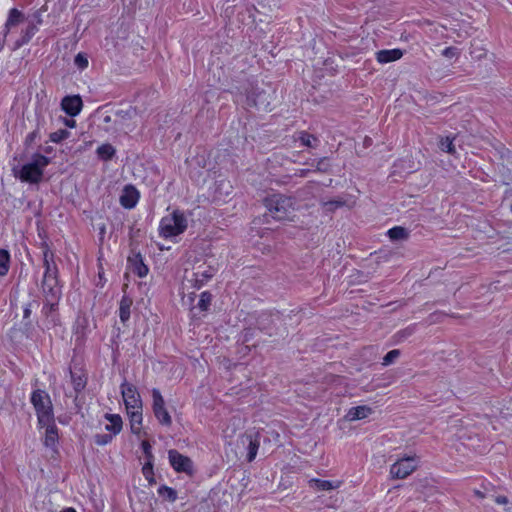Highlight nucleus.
Wrapping results in <instances>:
<instances>
[{"label":"nucleus","mask_w":512,"mask_h":512,"mask_svg":"<svg viewBox=\"0 0 512 512\" xmlns=\"http://www.w3.org/2000/svg\"><path fill=\"white\" fill-rule=\"evenodd\" d=\"M51 163V158L40 152H34L31 160L23 165H13V176L23 183L39 184L44 177V169Z\"/></svg>","instance_id":"1"},{"label":"nucleus","mask_w":512,"mask_h":512,"mask_svg":"<svg viewBox=\"0 0 512 512\" xmlns=\"http://www.w3.org/2000/svg\"><path fill=\"white\" fill-rule=\"evenodd\" d=\"M267 213L277 221H292L295 217L296 203L291 197L282 194H272L264 201Z\"/></svg>","instance_id":"2"},{"label":"nucleus","mask_w":512,"mask_h":512,"mask_svg":"<svg viewBox=\"0 0 512 512\" xmlns=\"http://www.w3.org/2000/svg\"><path fill=\"white\" fill-rule=\"evenodd\" d=\"M30 401L35 409L39 427L54 422L53 405L49 394L45 390L36 389L32 392Z\"/></svg>","instance_id":"3"},{"label":"nucleus","mask_w":512,"mask_h":512,"mask_svg":"<svg viewBox=\"0 0 512 512\" xmlns=\"http://www.w3.org/2000/svg\"><path fill=\"white\" fill-rule=\"evenodd\" d=\"M186 229L187 219L180 210H175L170 216L163 217L159 225V233L164 238L178 236Z\"/></svg>","instance_id":"4"},{"label":"nucleus","mask_w":512,"mask_h":512,"mask_svg":"<svg viewBox=\"0 0 512 512\" xmlns=\"http://www.w3.org/2000/svg\"><path fill=\"white\" fill-rule=\"evenodd\" d=\"M419 456L416 454L399 457L389 468V476L393 480H402L413 474L419 466Z\"/></svg>","instance_id":"5"},{"label":"nucleus","mask_w":512,"mask_h":512,"mask_svg":"<svg viewBox=\"0 0 512 512\" xmlns=\"http://www.w3.org/2000/svg\"><path fill=\"white\" fill-rule=\"evenodd\" d=\"M260 448V439L257 435L244 434L242 435L236 445V455L239 458H244L248 463L256 459Z\"/></svg>","instance_id":"6"},{"label":"nucleus","mask_w":512,"mask_h":512,"mask_svg":"<svg viewBox=\"0 0 512 512\" xmlns=\"http://www.w3.org/2000/svg\"><path fill=\"white\" fill-rule=\"evenodd\" d=\"M43 251V266L45 268L43 279L41 282V288H45L49 285H59L58 279V268L54 263V254L50 251V248L47 243L42 244Z\"/></svg>","instance_id":"7"},{"label":"nucleus","mask_w":512,"mask_h":512,"mask_svg":"<svg viewBox=\"0 0 512 512\" xmlns=\"http://www.w3.org/2000/svg\"><path fill=\"white\" fill-rule=\"evenodd\" d=\"M45 120L41 114H36V127L30 132L25 140H24V152L18 156L14 157V160L23 161L27 158L30 149L38 148V145L41 140V128L44 127Z\"/></svg>","instance_id":"8"},{"label":"nucleus","mask_w":512,"mask_h":512,"mask_svg":"<svg viewBox=\"0 0 512 512\" xmlns=\"http://www.w3.org/2000/svg\"><path fill=\"white\" fill-rule=\"evenodd\" d=\"M128 268L139 278H144L149 272L148 266L144 263L141 252L137 250V244L130 243V254L127 258Z\"/></svg>","instance_id":"9"},{"label":"nucleus","mask_w":512,"mask_h":512,"mask_svg":"<svg viewBox=\"0 0 512 512\" xmlns=\"http://www.w3.org/2000/svg\"><path fill=\"white\" fill-rule=\"evenodd\" d=\"M215 273V269L211 266L205 267L199 265L191 274L185 275V281L190 284L192 288L200 289L208 280H210Z\"/></svg>","instance_id":"10"},{"label":"nucleus","mask_w":512,"mask_h":512,"mask_svg":"<svg viewBox=\"0 0 512 512\" xmlns=\"http://www.w3.org/2000/svg\"><path fill=\"white\" fill-rule=\"evenodd\" d=\"M168 459L170 465L178 473H186L188 475L193 474V462L192 460L175 449L168 451Z\"/></svg>","instance_id":"11"},{"label":"nucleus","mask_w":512,"mask_h":512,"mask_svg":"<svg viewBox=\"0 0 512 512\" xmlns=\"http://www.w3.org/2000/svg\"><path fill=\"white\" fill-rule=\"evenodd\" d=\"M116 119L113 121V126H105V132H118L123 130L125 122L132 120L138 115V109L135 106H128L127 109H119L114 112Z\"/></svg>","instance_id":"12"},{"label":"nucleus","mask_w":512,"mask_h":512,"mask_svg":"<svg viewBox=\"0 0 512 512\" xmlns=\"http://www.w3.org/2000/svg\"><path fill=\"white\" fill-rule=\"evenodd\" d=\"M120 388L126 410L130 408L142 409V400L135 385L124 380Z\"/></svg>","instance_id":"13"},{"label":"nucleus","mask_w":512,"mask_h":512,"mask_svg":"<svg viewBox=\"0 0 512 512\" xmlns=\"http://www.w3.org/2000/svg\"><path fill=\"white\" fill-rule=\"evenodd\" d=\"M41 314L44 317V324L47 329L61 326L59 303H43Z\"/></svg>","instance_id":"14"},{"label":"nucleus","mask_w":512,"mask_h":512,"mask_svg":"<svg viewBox=\"0 0 512 512\" xmlns=\"http://www.w3.org/2000/svg\"><path fill=\"white\" fill-rule=\"evenodd\" d=\"M60 106L66 115L73 118L80 114L83 100L79 94L66 95L62 98Z\"/></svg>","instance_id":"15"},{"label":"nucleus","mask_w":512,"mask_h":512,"mask_svg":"<svg viewBox=\"0 0 512 512\" xmlns=\"http://www.w3.org/2000/svg\"><path fill=\"white\" fill-rule=\"evenodd\" d=\"M373 408L369 405H358L347 409L342 421L352 423L368 419L373 414Z\"/></svg>","instance_id":"16"},{"label":"nucleus","mask_w":512,"mask_h":512,"mask_svg":"<svg viewBox=\"0 0 512 512\" xmlns=\"http://www.w3.org/2000/svg\"><path fill=\"white\" fill-rule=\"evenodd\" d=\"M248 104L260 109L267 110L271 103V94L264 89H253L247 96Z\"/></svg>","instance_id":"17"},{"label":"nucleus","mask_w":512,"mask_h":512,"mask_svg":"<svg viewBox=\"0 0 512 512\" xmlns=\"http://www.w3.org/2000/svg\"><path fill=\"white\" fill-rule=\"evenodd\" d=\"M140 194L135 186L128 184L124 187L120 196V204L125 209H133L138 203Z\"/></svg>","instance_id":"18"},{"label":"nucleus","mask_w":512,"mask_h":512,"mask_svg":"<svg viewBox=\"0 0 512 512\" xmlns=\"http://www.w3.org/2000/svg\"><path fill=\"white\" fill-rule=\"evenodd\" d=\"M127 414L130 421V429L133 434L140 437L142 435H147L146 432L142 431V409H133L130 408L127 410Z\"/></svg>","instance_id":"19"},{"label":"nucleus","mask_w":512,"mask_h":512,"mask_svg":"<svg viewBox=\"0 0 512 512\" xmlns=\"http://www.w3.org/2000/svg\"><path fill=\"white\" fill-rule=\"evenodd\" d=\"M214 57V52H212V60L209 64L208 69V82L210 86H216L217 83H220L221 78L224 75V72L222 71V64L220 58L217 57V59H214Z\"/></svg>","instance_id":"20"},{"label":"nucleus","mask_w":512,"mask_h":512,"mask_svg":"<svg viewBox=\"0 0 512 512\" xmlns=\"http://www.w3.org/2000/svg\"><path fill=\"white\" fill-rule=\"evenodd\" d=\"M26 17L23 12L17 8H12L8 12L7 20L4 24V36H7L11 28L18 26L25 21Z\"/></svg>","instance_id":"21"},{"label":"nucleus","mask_w":512,"mask_h":512,"mask_svg":"<svg viewBox=\"0 0 512 512\" xmlns=\"http://www.w3.org/2000/svg\"><path fill=\"white\" fill-rule=\"evenodd\" d=\"M375 57L378 63L387 64L401 59L403 57V51L398 48L384 49L376 52Z\"/></svg>","instance_id":"22"},{"label":"nucleus","mask_w":512,"mask_h":512,"mask_svg":"<svg viewBox=\"0 0 512 512\" xmlns=\"http://www.w3.org/2000/svg\"><path fill=\"white\" fill-rule=\"evenodd\" d=\"M70 377L71 382L73 384L74 391L76 393L75 401L78 398V395L85 389L88 381L87 374L82 370L79 369V373L76 371H73L70 368Z\"/></svg>","instance_id":"23"},{"label":"nucleus","mask_w":512,"mask_h":512,"mask_svg":"<svg viewBox=\"0 0 512 512\" xmlns=\"http://www.w3.org/2000/svg\"><path fill=\"white\" fill-rule=\"evenodd\" d=\"M44 427H46V431L43 444L47 448L55 449L59 439L55 421L47 423Z\"/></svg>","instance_id":"24"},{"label":"nucleus","mask_w":512,"mask_h":512,"mask_svg":"<svg viewBox=\"0 0 512 512\" xmlns=\"http://www.w3.org/2000/svg\"><path fill=\"white\" fill-rule=\"evenodd\" d=\"M308 484L316 491H330L339 488L341 486V481H329L313 478L308 481Z\"/></svg>","instance_id":"25"},{"label":"nucleus","mask_w":512,"mask_h":512,"mask_svg":"<svg viewBox=\"0 0 512 512\" xmlns=\"http://www.w3.org/2000/svg\"><path fill=\"white\" fill-rule=\"evenodd\" d=\"M222 185L223 180H215L212 186L209 187L207 191V199L218 206H221L222 204Z\"/></svg>","instance_id":"26"},{"label":"nucleus","mask_w":512,"mask_h":512,"mask_svg":"<svg viewBox=\"0 0 512 512\" xmlns=\"http://www.w3.org/2000/svg\"><path fill=\"white\" fill-rule=\"evenodd\" d=\"M42 292L44 296L43 303H59L62 296L60 285H45V288H42Z\"/></svg>","instance_id":"27"},{"label":"nucleus","mask_w":512,"mask_h":512,"mask_svg":"<svg viewBox=\"0 0 512 512\" xmlns=\"http://www.w3.org/2000/svg\"><path fill=\"white\" fill-rule=\"evenodd\" d=\"M104 418L110 422L105 426V429L111 432L113 435H117L122 430L123 421L119 414L106 413Z\"/></svg>","instance_id":"28"},{"label":"nucleus","mask_w":512,"mask_h":512,"mask_svg":"<svg viewBox=\"0 0 512 512\" xmlns=\"http://www.w3.org/2000/svg\"><path fill=\"white\" fill-rule=\"evenodd\" d=\"M98 159L108 162L111 161L116 155V149L110 143H104L96 149Z\"/></svg>","instance_id":"29"},{"label":"nucleus","mask_w":512,"mask_h":512,"mask_svg":"<svg viewBox=\"0 0 512 512\" xmlns=\"http://www.w3.org/2000/svg\"><path fill=\"white\" fill-rule=\"evenodd\" d=\"M133 300L127 296L123 295L120 304H119V317L123 324H125L130 318V308L132 306Z\"/></svg>","instance_id":"30"},{"label":"nucleus","mask_w":512,"mask_h":512,"mask_svg":"<svg viewBox=\"0 0 512 512\" xmlns=\"http://www.w3.org/2000/svg\"><path fill=\"white\" fill-rule=\"evenodd\" d=\"M11 257L7 249H0V277L8 274L10 269Z\"/></svg>","instance_id":"31"},{"label":"nucleus","mask_w":512,"mask_h":512,"mask_svg":"<svg viewBox=\"0 0 512 512\" xmlns=\"http://www.w3.org/2000/svg\"><path fill=\"white\" fill-rule=\"evenodd\" d=\"M156 419L162 426L170 427L172 424V418L166 409V407L156 408L153 410Z\"/></svg>","instance_id":"32"},{"label":"nucleus","mask_w":512,"mask_h":512,"mask_svg":"<svg viewBox=\"0 0 512 512\" xmlns=\"http://www.w3.org/2000/svg\"><path fill=\"white\" fill-rule=\"evenodd\" d=\"M158 494L161 498H163V500L169 502H175L177 500V491L167 485H161L158 488Z\"/></svg>","instance_id":"33"},{"label":"nucleus","mask_w":512,"mask_h":512,"mask_svg":"<svg viewBox=\"0 0 512 512\" xmlns=\"http://www.w3.org/2000/svg\"><path fill=\"white\" fill-rule=\"evenodd\" d=\"M110 106H111V104H105V105L99 107L96 110V116L98 118H100L103 123L113 125L114 120L112 119L111 115L109 114L110 112H112V110H109Z\"/></svg>","instance_id":"34"},{"label":"nucleus","mask_w":512,"mask_h":512,"mask_svg":"<svg viewBox=\"0 0 512 512\" xmlns=\"http://www.w3.org/2000/svg\"><path fill=\"white\" fill-rule=\"evenodd\" d=\"M439 147L442 151H445L449 154L454 155L456 153V148L454 145V139L451 137L441 138L439 141Z\"/></svg>","instance_id":"35"},{"label":"nucleus","mask_w":512,"mask_h":512,"mask_svg":"<svg viewBox=\"0 0 512 512\" xmlns=\"http://www.w3.org/2000/svg\"><path fill=\"white\" fill-rule=\"evenodd\" d=\"M387 234L391 240H403L408 236L407 231L400 226L389 229Z\"/></svg>","instance_id":"36"},{"label":"nucleus","mask_w":512,"mask_h":512,"mask_svg":"<svg viewBox=\"0 0 512 512\" xmlns=\"http://www.w3.org/2000/svg\"><path fill=\"white\" fill-rule=\"evenodd\" d=\"M20 331L26 338L32 339L35 333V327L32 320H22Z\"/></svg>","instance_id":"37"},{"label":"nucleus","mask_w":512,"mask_h":512,"mask_svg":"<svg viewBox=\"0 0 512 512\" xmlns=\"http://www.w3.org/2000/svg\"><path fill=\"white\" fill-rule=\"evenodd\" d=\"M154 463L145 462V464L142 467V473L145 479L148 481L150 485H154L156 483L155 477H154Z\"/></svg>","instance_id":"38"},{"label":"nucleus","mask_w":512,"mask_h":512,"mask_svg":"<svg viewBox=\"0 0 512 512\" xmlns=\"http://www.w3.org/2000/svg\"><path fill=\"white\" fill-rule=\"evenodd\" d=\"M70 136V132L66 129H59L56 132H52L49 135V139L51 142L60 143L61 141L67 139Z\"/></svg>","instance_id":"39"},{"label":"nucleus","mask_w":512,"mask_h":512,"mask_svg":"<svg viewBox=\"0 0 512 512\" xmlns=\"http://www.w3.org/2000/svg\"><path fill=\"white\" fill-rule=\"evenodd\" d=\"M152 398H153L152 410L165 406L164 398L159 389H157V388L152 389Z\"/></svg>","instance_id":"40"},{"label":"nucleus","mask_w":512,"mask_h":512,"mask_svg":"<svg viewBox=\"0 0 512 512\" xmlns=\"http://www.w3.org/2000/svg\"><path fill=\"white\" fill-rule=\"evenodd\" d=\"M298 140L300 141L301 145L306 147H313L314 143L317 141L313 135L307 132H300L298 135Z\"/></svg>","instance_id":"41"},{"label":"nucleus","mask_w":512,"mask_h":512,"mask_svg":"<svg viewBox=\"0 0 512 512\" xmlns=\"http://www.w3.org/2000/svg\"><path fill=\"white\" fill-rule=\"evenodd\" d=\"M211 300H212V295L211 293L205 291L203 292L201 295H200V299L198 301V304L197 306L202 310V311H207L210 304H211Z\"/></svg>","instance_id":"42"},{"label":"nucleus","mask_w":512,"mask_h":512,"mask_svg":"<svg viewBox=\"0 0 512 512\" xmlns=\"http://www.w3.org/2000/svg\"><path fill=\"white\" fill-rule=\"evenodd\" d=\"M74 64L80 70L86 69L88 67V55L84 52H79L74 58Z\"/></svg>","instance_id":"43"},{"label":"nucleus","mask_w":512,"mask_h":512,"mask_svg":"<svg viewBox=\"0 0 512 512\" xmlns=\"http://www.w3.org/2000/svg\"><path fill=\"white\" fill-rule=\"evenodd\" d=\"M141 449L144 453L146 462L154 463V455L152 453V446L147 440L141 442Z\"/></svg>","instance_id":"44"},{"label":"nucleus","mask_w":512,"mask_h":512,"mask_svg":"<svg viewBox=\"0 0 512 512\" xmlns=\"http://www.w3.org/2000/svg\"><path fill=\"white\" fill-rule=\"evenodd\" d=\"M113 434H96L94 436V443L99 446H104L109 444L113 439Z\"/></svg>","instance_id":"45"},{"label":"nucleus","mask_w":512,"mask_h":512,"mask_svg":"<svg viewBox=\"0 0 512 512\" xmlns=\"http://www.w3.org/2000/svg\"><path fill=\"white\" fill-rule=\"evenodd\" d=\"M33 306H36V307L39 306V301L37 299H33V300H31L30 302H28L27 304L24 305L22 320H31L30 317H31L32 307Z\"/></svg>","instance_id":"46"},{"label":"nucleus","mask_w":512,"mask_h":512,"mask_svg":"<svg viewBox=\"0 0 512 512\" xmlns=\"http://www.w3.org/2000/svg\"><path fill=\"white\" fill-rule=\"evenodd\" d=\"M400 356V351L398 349H394L389 351L384 357L382 361L383 366H388L393 363Z\"/></svg>","instance_id":"47"},{"label":"nucleus","mask_w":512,"mask_h":512,"mask_svg":"<svg viewBox=\"0 0 512 512\" xmlns=\"http://www.w3.org/2000/svg\"><path fill=\"white\" fill-rule=\"evenodd\" d=\"M459 54V50L456 47H447L442 52V55L448 59L458 58Z\"/></svg>","instance_id":"48"},{"label":"nucleus","mask_w":512,"mask_h":512,"mask_svg":"<svg viewBox=\"0 0 512 512\" xmlns=\"http://www.w3.org/2000/svg\"><path fill=\"white\" fill-rule=\"evenodd\" d=\"M38 31L37 26L34 22H30L25 30L22 31V33L28 38L32 39V37L35 35V33Z\"/></svg>","instance_id":"49"},{"label":"nucleus","mask_w":512,"mask_h":512,"mask_svg":"<svg viewBox=\"0 0 512 512\" xmlns=\"http://www.w3.org/2000/svg\"><path fill=\"white\" fill-rule=\"evenodd\" d=\"M47 10V6L44 5L42 6L40 9H38L37 11H35L33 14H32V18H33V21L36 25L37 24H42L43 20H42V13L45 12Z\"/></svg>","instance_id":"50"},{"label":"nucleus","mask_w":512,"mask_h":512,"mask_svg":"<svg viewBox=\"0 0 512 512\" xmlns=\"http://www.w3.org/2000/svg\"><path fill=\"white\" fill-rule=\"evenodd\" d=\"M30 41V39H28L22 32H21V36L18 40H16L15 44H14V48L13 50H16V49H19L20 47H22L23 45L27 44L28 42Z\"/></svg>","instance_id":"51"},{"label":"nucleus","mask_w":512,"mask_h":512,"mask_svg":"<svg viewBox=\"0 0 512 512\" xmlns=\"http://www.w3.org/2000/svg\"><path fill=\"white\" fill-rule=\"evenodd\" d=\"M54 151V148L50 145H38V148H37V151L36 152H40L42 154H51L53 153Z\"/></svg>","instance_id":"52"},{"label":"nucleus","mask_w":512,"mask_h":512,"mask_svg":"<svg viewBox=\"0 0 512 512\" xmlns=\"http://www.w3.org/2000/svg\"><path fill=\"white\" fill-rule=\"evenodd\" d=\"M231 421H233V424L239 428H243L244 427V419L242 418H235V419H232Z\"/></svg>","instance_id":"53"},{"label":"nucleus","mask_w":512,"mask_h":512,"mask_svg":"<svg viewBox=\"0 0 512 512\" xmlns=\"http://www.w3.org/2000/svg\"><path fill=\"white\" fill-rule=\"evenodd\" d=\"M473 495L477 498V499H484L485 498V493L481 490H478V489H474L473 490Z\"/></svg>","instance_id":"54"},{"label":"nucleus","mask_w":512,"mask_h":512,"mask_svg":"<svg viewBox=\"0 0 512 512\" xmlns=\"http://www.w3.org/2000/svg\"><path fill=\"white\" fill-rule=\"evenodd\" d=\"M6 37L7 36H4V31H3L2 34H0V51L4 48Z\"/></svg>","instance_id":"55"},{"label":"nucleus","mask_w":512,"mask_h":512,"mask_svg":"<svg viewBox=\"0 0 512 512\" xmlns=\"http://www.w3.org/2000/svg\"><path fill=\"white\" fill-rule=\"evenodd\" d=\"M496 503H498V504H506L507 503V498L504 497V496H498L496 498Z\"/></svg>","instance_id":"56"},{"label":"nucleus","mask_w":512,"mask_h":512,"mask_svg":"<svg viewBox=\"0 0 512 512\" xmlns=\"http://www.w3.org/2000/svg\"><path fill=\"white\" fill-rule=\"evenodd\" d=\"M65 124H66L68 127H71V128H72V127H74V126L76 125V122H75V120H73V119H66V120H65Z\"/></svg>","instance_id":"57"},{"label":"nucleus","mask_w":512,"mask_h":512,"mask_svg":"<svg viewBox=\"0 0 512 512\" xmlns=\"http://www.w3.org/2000/svg\"><path fill=\"white\" fill-rule=\"evenodd\" d=\"M60 512H77L73 507H67L61 510Z\"/></svg>","instance_id":"58"},{"label":"nucleus","mask_w":512,"mask_h":512,"mask_svg":"<svg viewBox=\"0 0 512 512\" xmlns=\"http://www.w3.org/2000/svg\"><path fill=\"white\" fill-rule=\"evenodd\" d=\"M511 212H512V205H511Z\"/></svg>","instance_id":"59"}]
</instances>
